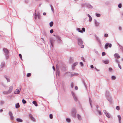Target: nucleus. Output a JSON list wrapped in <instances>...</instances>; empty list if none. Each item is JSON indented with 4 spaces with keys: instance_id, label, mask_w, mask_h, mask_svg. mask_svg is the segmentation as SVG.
<instances>
[{
    "instance_id": "1",
    "label": "nucleus",
    "mask_w": 123,
    "mask_h": 123,
    "mask_svg": "<svg viewBox=\"0 0 123 123\" xmlns=\"http://www.w3.org/2000/svg\"><path fill=\"white\" fill-rule=\"evenodd\" d=\"M77 113L76 109L75 108H73L71 110V115L73 117L75 118L76 114Z\"/></svg>"
},
{
    "instance_id": "2",
    "label": "nucleus",
    "mask_w": 123,
    "mask_h": 123,
    "mask_svg": "<svg viewBox=\"0 0 123 123\" xmlns=\"http://www.w3.org/2000/svg\"><path fill=\"white\" fill-rule=\"evenodd\" d=\"M3 51L5 53V55L6 59H8L9 57V52L8 50L6 48H4L3 49Z\"/></svg>"
},
{
    "instance_id": "3",
    "label": "nucleus",
    "mask_w": 123,
    "mask_h": 123,
    "mask_svg": "<svg viewBox=\"0 0 123 123\" xmlns=\"http://www.w3.org/2000/svg\"><path fill=\"white\" fill-rule=\"evenodd\" d=\"M77 40L78 41V43L79 45L81 47V48H84V46L82 45L83 43V42L81 39L78 38H77Z\"/></svg>"
},
{
    "instance_id": "4",
    "label": "nucleus",
    "mask_w": 123,
    "mask_h": 123,
    "mask_svg": "<svg viewBox=\"0 0 123 123\" xmlns=\"http://www.w3.org/2000/svg\"><path fill=\"white\" fill-rule=\"evenodd\" d=\"M71 93L74 100L75 102L77 101L78 100L76 94L73 91L71 92Z\"/></svg>"
},
{
    "instance_id": "5",
    "label": "nucleus",
    "mask_w": 123,
    "mask_h": 123,
    "mask_svg": "<svg viewBox=\"0 0 123 123\" xmlns=\"http://www.w3.org/2000/svg\"><path fill=\"white\" fill-rule=\"evenodd\" d=\"M82 6H86L91 8H92L93 7L89 4L85 3V4H82Z\"/></svg>"
},
{
    "instance_id": "6",
    "label": "nucleus",
    "mask_w": 123,
    "mask_h": 123,
    "mask_svg": "<svg viewBox=\"0 0 123 123\" xmlns=\"http://www.w3.org/2000/svg\"><path fill=\"white\" fill-rule=\"evenodd\" d=\"M109 48H111L112 46V44L111 43L110 44L109 43H106L105 45V49H107L108 48V46Z\"/></svg>"
},
{
    "instance_id": "7",
    "label": "nucleus",
    "mask_w": 123,
    "mask_h": 123,
    "mask_svg": "<svg viewBox=\"0 0 123 123\" xmlns=\"http://www.w3.org/2000/svg\"><path fill=\"white\" fill-rule=\"evenodd\" d=\"M56 76L58 75V76H59L60 75V72L59 68L57 66V65H56Z\"/></svg>"
},
{
    "instance_id": "8",
    "label": "nucleus",
    "mask_w": 123,
    "mask_h": 123,
    "mask_svg": "<svg viewBox=\"0 0 123 123\" xmlns=\"http://www.w3.org/2000/svg\"><path fill=\"white\" fill-rule=\"evenodd\" d=\"M9 114L10 117V118L11 120H13L14 119V117L13 116L12 112L11 111H9Z\"/></svg>"
},
{
    "instance_id": "9",
    "label": "nucleus",
    "mask_w": 123,
    "mask_h": 123,
    "mask_svg": "<svg viewBox=\"0 0 123 123\" xmlns=\"http://www.w3.org/2000/svg\"><path fill=\"white\" fill-rule=\"evenodd\" d=\"M29 116L31 120L34 122L35 121V118L32 117L31 114H30L29 115Z\"/></svg>"
},
{
    "instance_id": "10",
    "label": "nucleus",
    "mask_w": 123,
    "mask_h": 123,
    "mask_svg": "<svg viewBox=\"0 0 123 123\" xmlns=\"http://www.w3.org/2000/svg\"><path fill=\"white\" fill-rule=\"evenodd\" d=\"M94 21L95 26L96 27L98 26L99 25V23L98 22L96 19H94Z\"/></svg>"
},
{
    "instance_id": "11",
    "label": "nucleus",
    "mask_w": 123,
    "mask_h": 123,
    "mask_svg": "<svg viewBox=\"0 0 123 123\" xmlns=\"http://www.w3.org/2000/svg\"><path fill=\"white\" fill-rule=\"evenodd\" d=\"M13 89V87L12 86H11L9 87L8 91L10 93L12 92Z\"/></svg>"
},
{
    "instance_id": "12",
    "label": "nucleus",
    "mask_w": 123,
    "mask_h": 123,
    "mask_svg": "<svg viewBox=\"0 0 123 123\" xmlns=\"http://www.w3.org/2000/svg\"><path fill=\"white\" fill-rule=\"evenodd\" d=\"M78 64V62H76L74 63L72 65V68L73 70H74V67L75 66H76Z\"/></svg>"
},
{
    "instance_id": "13",
    "label": "nucleus",
    "mask_w": 123,
    "mask_h": 123,
    "mask_svg": "<svg viewBox=\"0 0 123 123\" xmlns=\"http://www.w3.org/2000/svg\"><path fill=\"white\" fill-rule=\"evenodd\" d=\"M77 116L78 119L80 121L81 120L82 118L81 116L78 114H77Z\"/></svg>"
},
{
    "instance_id": "14",
    "label": "nucleus",
    "mask_w": 123,
    "mask_h": 123,
    "mask_svg": "<svg viewBox=\"0 0 123 123\" xmlns=\"http://www.w3.org/2000/svg\"><path fill=\"white\" fill-rule=\"evenodd\" d=\"M114 56L116 58L119 59L120 58V57L119 55L117 53H116L114 55Z\"/></svg>"
},
{
    "instance_id": "15",
    "label": "nucleus",
    "mask_w": 123,
    "mask_h": 123,
    "mask_svg": "<svg viewBox=\"0 0 123 123\" xmlns=\"http://www.w3.org/2000/svg\"><path fill=\"white\" fill-rule=\"evenodd\" d=\"M103 62L105 64H107L109 63V60H103Z\"/></svg>"
},
{
    "instance_id": "16",
    "label": "nucleus",
    "mask_w": 123,
    "mask_h": 123,
    "mask_svg": "<svg viewBox=\"0 0 123 123\" xmlns=\"http://www.w3.org/2000/svg\"><path fill=\"white\" fill-rule=\"evenodd\" d=\"M20 92V91L19 90H18V89H17L15 90L14 92V93L15 94H19Z\"/></svg>"
},
{
    "instance_id": "17",
    "label": "nucleus",
    "mask_w": 123,
    "mask_h": 123,
    "mask_svg": "<svg viewBox=\"0 0 123 123\" xmlns=\"http://www.w3.org/2000/svg\"><path fill=\"white\" fill-rule=\"evenodd\" d=\"M105 96L106 97H109V92L108 91H106L105 93Z\"/></svg>"
},
{
    "instance_id": "18",
    "label": "nucleus",
    "mask_w": 123,
    "mask_h": 123,
    "mask_svg": "<svg viewBox=\"0 0 123 123\" xmlns=\"http://www.w3.org/2000/svg\"><path fill=\"white\" fill-rule=\"evenodd\" d=\"M17 121L19 122H23V120L20 118H17L16 119Z\"/></svg>"
},
{
    "instance_id": "19",
    "label": "nucleus",
    "mask_w": 123,
    "mask_h": 123,
    "mask_svg": "<svg viewBox=\"0 0 123 123\" xmlns=\"http://www.w3.org/2000/svg\"><path fill=\"white\" fill-rule=\"evenodd\" d=\"M79 74L78 73H74L73 74H71V77H72L74 76H76L78 75Z\"/></svg>"
},
{
    "instance_id": "20",
    "label": "nucleus",
    "mask_w": 123,
    "mask_h": 123,
    "mask_svg": "<svg viewBox=\"0 0 123 123\" xmlns=\"http://www.w3.org/2000/svg\"><path fill=\"white\" fill-rule=\"evenodd\" d=\"M37 16L38 19H40L41 18V16L40 15V13L38 12H37Z\"/></svg>"
},
{
    "instance_id": "21",
    "label": "nucleus",
    "mask_w": 123,
    "mask_h": 123,
    "mask_svg": "<svg viewBox=\"0 0 123 123\" xmlns=\"http://www.w3.org/2000/svg\"><path fill=\"white\" fill-rule=\"evenodd\" d=\"M53 39H51L50 40V43L51 44V47H53Z\"/></svg>"
},
{
    "instance_id": "22",
    "label": "nucleus",
    "mask_w": 123,
    "mask_h": 123,
    "mask_svg": "<svg viewBox=\"0 0 123 123\" xmlns=\"http://www.w3.org/2000/svg\"><path fill=\"white\" fill-rule=\"evenodd\" d=\"M20 107V105H19L18 103L15 105V107L16 108H18Z\"/></svg>"
},
{
    "instance_id": "23",
    "label": "nucleus",
    "mask_w": 123,
    "mask_h": 123,
    "mask_svg": "<svg viewBox=\"0 0 123 123\" xmlns=\"http://www.w3.org/2000/svg\"><path fill=\"white\" fill-rule=\"evenodd\" d=\"M105 115L108 118H110L111 117L109 113H106Z\"/></svg>"
},
{
    "instance_id": "24",
    "label": "nucleus",
    "mask_w": 123,
    "mask_h": 123,
    "mask_svg": "<svg viewBox=\"0 0 123 123\" xmlns=\"http://www.w3.org/2000/svg\"><path fill=\"white\" fill-rule=\"evenodd\" d=\"M73 58L72 57H70L69 59V62L70 63H72L73 61Z\"/></svg>"
},
{
    "instance_id": "25",
    "label": "nucleus",
    "mask_w": 123,
    "mask_h": 123,
    "mask_svg": "<svg viewBox=\"0 0 123 123\" xmlns=\"http://www.w3.org/2000/svg\"><path fill=\"white\" fill-rule=\"evenodd\" d=\"M5 63L4 62H1V68L3 67L4 66Z\"/></svg>"
},
{
    "instance_id": "26",
    "label": "nucleus",
    "mask_w": 123,
    "mask_h": 123,
    "mask_svg": "<svg viewBox=\"0 0 123 123\" xmlns=\"http://www.w3.org/2000/svg\"><path fill=\"white\" fill-rule=\"evenodd\" d=\"M106 98H107V100H108V101L110 102V103L111 102L112 99H111V98L110 97V98L109 97H107Z\"/></svg>"
},
{
    "instance_id": "27",
    "label": "nucleus",
    "mask_w": 123,
    "mask_h": 123,
    "mask_svg": "<svg viewBox=\"0 0 123 123\" xmlns=\"http://www.w3.org/2000/svg\"><path fill=\"white\" fill-rule=\"evenodd\" d=\"M32 103L33 104H34V105L36 106H37L38 105L36 102L35 101H33Z\"/></svg>"
},
{
    "instance_id": "28",
    "label": "nucleus",
    "mask_w": 123,
    "mask_h": 123,
    "mask_svg": "<svg viewBox=\"0 0 123 123\" xmlns=\"http://www.w3.org/2000/svg\"><path fill=\"white\" fill-rule=\"evenodd\" d=\"M66 121L68 123H70L71 120L70 118H67L66 119Z\"/></svg>"
},
{
    "instance_id": "29",
    "label": "nucleus",
    "mask_w": 123,
    "mask_h": 123,
    "mask_svg": "<svg viewBox=\"0 0 123 123\" xmlns=\"http://www.w3.org/2000/svg\"><path fill=\"white\" fill-rule=\"evenodd\" d=\"M117 117L118 118L119 122L121 121V117L120 115H118Z\"/></svg>"
},
{
    "instance_id": "30",
    "label": "nucleus",
    "mask_w": 123,
    "mask_h": 123,
    "mask_svg": "<svg viewBox=\"0 0 123 123\" xmlns=\"http://www.w3.org/2000/svg\"><path fill=\"white\" fill-rule=\"evenodd\" d=\"M89 101L90 104V105L91 106V107L92 108V104H91V102H92V101L91 99V98H89Z\"/></svg>"
},
{
    "instance_id": "31",
    "label": "nucleus",
    "mask_w": 123,
    "mask_h": 123,
    "mask_svg": "<svg viewBox=\"0 0 123 123\" xmlns=\"http://www.w3.org/2000/svg\"><path fill=\"white\" fill-rule=\"evenodd\" d=\"M50 6L51 7V10L54 13V9L53 7L52 6V5H50Z\"/></svg>"
},
{
    "instance_id": "32",
    "label": "nucleus",
    "mask_w": 123,
    "mask_h": 123,
    "mask_svg": "<svg viewBox=\"0 0 123 123\" xmlns=\"http://www.w3.org/2000/svg\"><path fill=\"white\" fill-rule=\"evenodd\" d=\"M49 25L51 27L53 25V21H51L49 23Z\"/></svg>"
},
{
    "instance_id": "33",
    "label": "nucleus",
    "mask_w": 123,
    "mask_h": 123,
    "mask_svg": "<svg viewBox=\"0 0 123 123\" xmlns=\"http://www.w3.org/2000/svg\"><path fill=\"white\" fill-rule=\"evenodd\" d=\"M111 79L112 80H115L116 79V77L114 75H113L111 76Z\"/></svg>"
},
{
    "instance_id": "34",
    "label": "nucleus",
    "mask_w": 123,
    "mask_h": 123,
    "mask_svg": "<svg viewBox=\"0 0 123 123\" xmlns=\"http://www.w3.org/2000/svg\"><path fill=\"white\" fill-rule=\"evenodd\" d=\"M96 37V39L98 41L99 43H101V42L99 38L98 37Z\"/></svg>"
},
{
    "instance_id": "35",
    "label": "nucleus",
    "mask_w": 123,
    "mask_h": 123,
    "mask_svg": "<svg viewBox=\"0 0 123 123\" xmlns=\"http://www.w3.org/2000/svg\"><path fill=\"white\" fill-rule=\"evenodd\" d=\"M77 30L79 32L82 33L83 32L82 31H81L80 30V29L79 28H78L77 29Z\"/></svg>"
},
{
    "instance_id": "36",
    "label": "nucleus",
    "mask_w": 123,
    "mask_h": 123,
    "mask_svg": "<svg viewBox=\"0 0 123 123\" xmlns=\"http://www.w3.org/2000/svg\"><path fill=\"white\" fill-rule=\"evenodd\" d=\"M96 111L98 112V114L100 115H102V113L100 111H98V110H97Z\"/></svg>"
},
{
    "instance_id": "37",
    "label": "nucleus",
    "mask_w": 123,
    "mask_h": 123,
    "mask_svg": "<svg viewBox=\"0 0 123 123\" xmlns=\"http://www.w3.org/2000/svg\"><path fill=\"white\" fill-rule=\"evenodd\" d=\"M3 93L5 94H10L8 91H4L3 92Z\"/></svg>"
},
{
    "instance_id": "38",
    "label": "nucleus",
    "mask_w": 123,
    "mask_h": 123,
    "mask_svg": "<svg viewBox=\"0 0 123 123\" xmlns=\"http://www.w3.org/2000/svg\"><path fill=\"white\" fill-rule=\"evenodd\" d=\"M22 102L23 103V104H25L26 103V101L25 99H23L22 100Z\"/></svg>"
},
{
    "instance_id": "39",
    "label": "nucleus",
    "mask_w": 123,
    "mask_h": 123,
    "mask_svg": "<svg viewBox=\"0 0 123 123\" xmlns=\"http://www.w3.org/2000/svg\"><path fill=\"white\" fill-rule=\"evenodd\" d=\"M118 7L119 8H121L122 7V5L121 3L119 4L118 5Z\"/></svg>"
},
{
    "instance_id": "40",
    "label": "nucleus",
    "mask_w": 123,
    "mask_h": 123,
    "mask_svg": "<svg viewBox=\"0 0 123 123\" xmlns=\"http://www.w3.org/2000/svg\"><path fill=\"white\" fill-rule=\"evenodd\" d=\"M96 16L98 17H99L100 16V14L96 13Z\"/></svg>"
},
{
    "instance_id": "41",
    "label": "nucleus",
    "mask_w": 123,
    "mask_h": 123,
    "mask_svg": "<svg viewBox=\"0 0 123 123\" xmlns=\"http://www.w3.org/2000/svg\"><path fill=\"white\" fill-rule=\"evenodd\" d=\"M116 109L118 111L120 110V107L119 106H117L116 107Z\"/></svg>"
},
{
    "instance_id": "42",
    "label": "nucleus",
    "mask_w": 123,
    "mask_h": 123,
    "mask_svg": "<svg viewBox=\"0 0 123 123\" xmlns=\"http://www.w3.org/2000/svg\"><path fill=\"white\" fill-rule=\"evenodd\" d=\"M49 118L50 119H52L53 118V115L52 114H50L49 115Z\"/></svg>"
},
{
    "instance_id": "43",
    "label": "nucleus",
    "mask_w": 123,
    "mask_h": 123,
    "mask_svg": "<svg viewBox=\"0 0 123 123\" xmlns=\"http://www.w3.org/2000/svg\"><path fill=\"white\" fill-rule=\"evenodd\" d=\"M31 75V74L30 73H28L27 75V77H30Z\"/></svg>"
},
{
    "instance_id": "44",
    "label": "nucleus",
    "mask_w": 123,
    "mask_h": 123,
    "mask_svg": "<svg viewBox=\"0 0 123 123\" xmlns=\"http://www.w3.org/2000/svg\"><path fill=\"white\" fill-rule=\"evenodd\" d=\"M82 31L83 32H85V28L84 27L82 28Z\"/></svg>"
},
{
    "instance_id": "45",
    "label": "nucleus",
    "mask_w": 123,
    "mask_h": 123,
    "mask_svg": "<svg viewBox=\"0 0 123 123\" xmlns=\"http://www.w3.org/2000/svg\"><path fill=\"white\" fill-rule=\"evenodd\" d=\"M73 82H72L71 84V87L72 88H73Z\"/></svg>"
},
{
    "instance_id": "46",
    "label": "nucleus",
    "mask_w": 123,
    "mask_h": 123,
    "mask_svg": "<svg viewBox=\"0 0 123 123\" xmlns=\"http://www.w3.org/2000/svg\"><path fill=\"white\" fill-rule=\"evenodd\" d=\"M4 101H2L0 102V104L1 105H2L4 104Z\"/></svg>"
},
{
    "instance_id": "47",
    "label": "nucleus",
    "mask_w": 123,
    "mask_h": 123,
    "mask_svg": "<svg viewBox=\"0 0 123 123\" xmlns=\"http://www.w3.org/2000/svg\"><path fill=\"white\" fill-rule=\"evenodd\" d=\"M19 55L20 58L21 60H22V56L21 55V54H19Z\"/></svg>"
},
{
    "instance_id": "48",
    "label": "nucleus",
    "mask_w": 123,
    "mask_h": 123,
    "mask_svg": "<svg viewBox=\"0 0 123 123\" xmlns=\"http://www.w3.org/2000/svg\"><path fill=\"white\" fill-rule=\"evenodd\" d=\"M53 32H54V31L53 29H51V30H50V33L51 34L52 33H53Z\"/></svg>"
},
{
    "instance_id": "49",
    "label": "nucleus",
    "mask_w": 123,
    "mask_h": 123,
    "mask_svg": "<svg viewBox=\"0 0 123 123\" xmlns=\"http://www.w3.org/2000/svg\"><path fill=\"white\" fill-rule=\"evenodd\" d=\"M80 65L81 66H83L84 64L82 62H80Z\"/></svg>"
},
{
    "instance_id": "50",
    "label": "nucleus",
    "mask_w": 123,
    "mask_h": 123,
    "mask_svg": "<svg viewBox=\"0 0 123 123\" xmlns=\"http://www.w3.org/2000/svg\"><path fill=\"white\" fill-rule=\"evenodd\" d=\"M108 36V35L107 34H105L104 35L105 37H107Z\"/></svg>"
},
{
    "instance_id": "51",
    "label": "nucleus",
    "mask_w": 123,
    "mask_h": 123,
    "mask_svg": "<svg viewBox=\"0 0 123 123\" xmlns=\"http://www.w3.org/2000/svg\"><path fill=\"white\" fill-rule=\"evenodd\" d=\"M29 0H25V2L26 3H27L29 2Z\"/></svg>"
},
{
    "instance_id": "52",
    "label": "nucleus",
    "mask_w": 123,
    "mask_h": 123,
    "mask_svg": "<svg viewBox=\"0 0 123 123\" xmlns=\"http://www.w3.org/2000/svg\"><path fill=\"white\" fill-rule=\"evenodd\" d=\"M89 18V21L90 22L92 21V18L91 17H90Z\"/></svg>"
},
{
    "instance_id": "53",
    "label": "nucleus",
    "mask_w": 123,
    "mask_h": 123,
    "mask_svg": "<svg viewBox=\"0 0 123 123\" xmlns=\"http://www.w3.org/2000/svg\"><path fill=\"white\" fill-rule=\"evenodd\" d=\"M105 55V52H103L102 53V56H104Z\"/></svg>"
},
{
    "instance_id": "54",
    "label": "nucleus",
    "mask_w": 123,
    "mask_h": 123,
    "mask_svg": "<svg viewBox=\"0 0 123 123\" xmlns=\"http://www.w3.org/2000/svg\"><path fill=\"white\" fill-rule=\"evenodd\" d=\"M120 48L121 49L122 51L123 52V47L122 46H120Z\"/></svg>"
},
{
    "instance_id": "55",
    "label": "nucleus",
    "mask_w": 123,
    "mask_h": 123,
    "mask_svg": "<svg viewBox=\"0 0 123 123\" xmlns=\"http://www.w3.org/2000/svg\"><path fill=\"white\" fill-rule=\"evenodd\" d=\"M81 59L83 61H85V60L84 59V58L83 57H81Z\"/></svg>"
},
{
    "instance_id": "56",
    "label": "nucleus",
    "mask_w": 123,
    "mask_h": 123,
    "mask_svg": "<svg viewBox=\"0 0 123 123\" xmlns=\"http://www.w3.org/2000/svg\"><path fill=\"white\" fill-rule=\"evenodd\" d=\"M56 38L58 40H60V37L58 36H56Z\"/></svg>"
},
{
    "instance_id": "57",
    "label": "nucleus",
    "mask_w": 123,
    "mask_h": 123,
    "mask_svg": "<svg viewBox=\"0 0 123 123\" xmlns=\"http://www.w3.org/2000/svg\"><path fill=\"white\" fill-rule=\"evenodd\" d=\"M35 16H37V13L36 12V10L35 11L34 13Z\"/></svg>"
},
{
    "instance_id": "58",
    "label": "nucleus",
    "mask_w": 123,
    "mask_h": 123,
    "mask_svg": "<svg viewBox=\"0 0 123 123\" xmlns=\"http://www.w3.org/2000/svg\"><path fill=\"white\" fill-rule=\"evenodd\" d=\"M118 67L120 68V69H121V66L118 63Z\"/></svg>"
},
{
    "instance_id": "59",
    "label": "nucleus",
    "mask_w": 123,
    "mask_h": 123,
    "mask_svg": "<svg viewBox=\"0 0 123 123\" xmlns=\"http://www.w3.org/2000/svg\"><path fill=\"white\" fill-rule=\"evenodd\" d=\"M103 112L104 113H105V114H106V113H107L106 112V111L105 110H104L103 111Z\"/></svg>"
},
{
    "instance_id": "60",
    "label": "nucleus",
    "mask_w": 123,
    "mask_h": 123,
    "mask_svg": "<svg viewBox=\"0 0 123 123\" xmlns=\"http://www.w3.org/2000/svg\"><path fill=\"white\" fill-rule=\"evenodd\" d=\"M119 29L120 31L122 29V28L121 27V26H119Z\"/></svg>"
},
{
    "instance_id": "61",
    "label": "nucleus",
    "mask_w": 123,
    "mask_h": 123,
    "mask_svg": "<svg viewBox=\"0 0 123 123\" xmlns=\"http://www.w3.org/2000/svg\"><path fill=\"white\" fill-rule=\"evenodd\" d=\"M4 77L6 80L8 79L7 76L6 75L4 76Z\"/></svg>"
},
{
    "instance_id": "62",
    "label": "nucleus",
    "mask_w": 123,
    "mask_h": 123,
    "mask_svg": "<svg viewBox=\"0 0 123 123\" xmlns=\"http://www.w3.org/2000/svg\"><path fill=\"white\" fill-rule=\"evenodd\" d=\"M75 89L76 90H77L78 89V87L77 86H76L75 87Z\"/></svg>"
},
{
    "instance_id": "63",
    "label": "nucleus",
    "mask_w": 123,
    "mask_h": 123,
    "mask_svg": "<svg viewBox=\"0 0 123 123\" xmlns=\"http://www.w3.org/2000/svg\"><path fill=\"white\" fill-rule=\"evenodd\" d=\"M90 67H91V68H94V66H93V65H91Z\"/></svg>"
},
{
    "instance_id": "64",
    "label": "nucleus",
    "mask_w": 123,
    "mask_h": 123,
    "mask_svg": "<svg viewBox=\"0 0 123 123\" xmlns=\"http://www.w3.org/2000/svg\"><path fill=\"white\" fill-rule=\"evenodd\" d=\"M6 80L7 82H10V80L8 78Z\"/></svg>"
}]
</instances>
